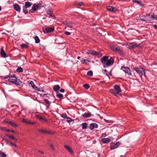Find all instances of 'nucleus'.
I'll use <instances>...</instances> for the list:
<instances>
[{
	"instance_id": "1",
	"label": "nucleus",
	"mask_w": 157,
	"mask_h": 157,
	"mask_svg": "<svg viewBox=\"0 0 157 157\" xmlns=\"http://www.w3.org/2000/svg\"><path fill=\"white\" fill-rule=\"evenodd\" d=\"M108 58V56H105L101 59V62L104 67L111 66L114 63V60L112 57H110L109 59Z\"/></svg>"
},
{
	"instance_id": "2",
	"label": "nucleus",
	"mask_w": 157,
	"mask_h": 157,
	"mask_svg": "<svg viewBox=\"0 0 157 157\" xmlns=\"http://www.w3.org/2000/svg\"><path fill=\"white\" fill-rule=\"evenodd\" d=\"M8 81L17 85H20L22 83V82L18 79L15 75L13 74H9V78Z\"/></svg>"
},
{
	"instance_id": "3",
	"label": "nucleus",
	"mask_w": 157,
	"mask_h": 157,
	"mask_svg": "<svg viewBox=\"0 0 157 157\" xmlns=\"http://www.w3.org/2000/svg\"><path fill=\"white\" fill-rule=\"evenodd\" d=\"M133 69L139 74L141 79L143 77H146L145 70L142 67H135L133 68Z\"/></svg>"
},
{
	"instance_id": "4",
	"label": "nucleus",
	"mask_w": 157,
	"mask_h": 157,
	"mask_svg": "<svg viewBox=\"0 0 157 157\" xmlns=\"http://www.w3.org/2000/svg\"><path fill=\"white\" fill-rule=\"evenodd\" d=\"M151 18L157 20V15L151 16L149 14H147L146 16H144V18H143L142 20L147 21L150 20V19Z\"/></svg>"
},
{
	"instance_id": "5",
	"label": "nucleus",
	"mask_w": 157,
	"mask_h": 157,
	"mask_svg": "<svg viewBox=\"0 0 157 157\" xmlns=\"http://www.w3.org/2000/svg\"><path fill=\"white\" fill-rule=\"evenodd\" d=\"M43 32L45 33H51L54 30V28L44 27L42 28Z\"/></svg>"
},
{
	"instance_id": "6",
	"label": "nucleus",
	"mask_w": 157,
	"mask_h": 157,
	"mask_svg": "<svg viewBox=\"0 0 157 157\" xmlns=\"http://www.w3.org/2000/svg\"><path fill=\"white\" fill-rule=\"evenodd\" d=\"M86 53L88 54H90L94 56H101L100 55V53L97 52L95 51H94L91 50H88L86 51Z\"/></svg>"
},
{
	"instance_id": "7",
	"label": "nucleus",
	"mask_w": 157,
	"mask_h": 157,
	"mask_svg": "<svg viewBox=\"0 0 157 157\" xmlns=\"http://www.w3.org/2000/svg\"><path fill=\"white\" fill-rule=\"evenodd\" d=\"M121 69L126 74L128 75H131V71L129 68L126 67L124 66L121 67Z\"/></svg>"
},
{
	"instance_id": "8",
	"label": "nucleus",
	"mask_w": 157,
	"mask_h": 157,
	"mask_svg": "<svg viewBox=\"0 0 157 157\" xmlns=\"http://www.w3.org/2000/svg\"><path fill=\"white\" fill-rule=\"evenodd\" d=\"M121 143L120 142H117L116 143H111L110 145V150H112L117 148L120 145Z\"/></svg>"
},
{
	"instance_id": "9",
	"label": "nucleus",
	"mask_w": 157,
	"mask_h": 157,
	"mask_svg": "<svg viewBox=\"0 0 157 157\" xmlns=\"http://www.w3.org/2000/svg\"><path fill=\"white\" fill-rule=\"evenodd\" d=\"M0 53L1 56L3 57L6 58L8 56L4 50L3 47V46H2L1 48Z\"/></svg>"
},
{
	"instance_id": "10",
	"label": "nucleus",
	"mask_w": 157,
	"mask_h": 157,
	"mask_svg": "<svg viewBox=\"0 0 157 157\" xmlns=\"http://www.w3.org/2000/svg\"><path fill=\"white\" fill-rule=\"evenodd\" d=\"M61 116L63 118H67V119H69V120H67V121L69 123L73 121V120L71 119V118L67 117V115L66 113H64L62 114Z\"/></svg>"
},
{
	"instance_id": "11",
	"label": "nucleus",
	"mask_w": 157,
	"mask_h": 157,
	"mask_svg": "<svg viewBox=\"0 0 157 157\" xmlns=\"http://www.w3.org/2000/svg\"><path fill=\"white\" fill-rule=\"evenodd\" d=\"M98 127V125L96 123H92L90 124L89 126L90 129L91 130H93L94 128H97Z\"/></svg>"
},
{
	"instance_id": "12",
	"label": "nucleus",
	"mask_w": 157,
	"mask_h": 157,
	"mask_svg": "<svg viewBox=\"0 0 157 157\" xmlns=\"http://www.w3.org/2000/svg\"><path fill=\"white\" fill-rule=\"evenodd\" d=\"M114 88L115 90L117 92V94H118L120 93L121 90L120 86L117 85H115L114 86Z\"/></svg>"
},
{
	"instance_id": "13",
	"label": "nucleus",
	"mask_w": 157,
	"mask_h": 157,
	"mask_svg": "<svg viewBox=\"0 0 157 157\" xmlns=\"http://www.w3.org/2000/svg\"><path fill=\"white\" fill-rule=\"evenodd\" d=\"M14 9L18 12H20L21 8L17 4H15L13 5Z\"/></svg>"
},
{
	"instance_id": "14",
	"label": "nucleus",
	"mask_w": 157,
	"mask_h": 157,
	"mask_svg": "<svg viewBox=\"0 0 157 157\" xmlns=\"http://www.w3.org/2000/svg\"><path fill=\"white\" fill-rule=\"evenodd\" d=\"M136 43H130L128 44V47L129 48H135L137 47Z\"/></svg>"
},
{
	"instance_id": "15",
	"label": "nucleus",
	"mask_w": 157,
	"mask_h": 157,
	"mask_svg": "<svg viewBox=\"0 0 157 157\" xmlns=\"http://www.w3.org/2000/svg\"><path fill=\"white\" fill-rule=\"evenodd\" d=\"M36 117L38 119H39L42 121L46 122L47 121V120L45 118L43 117L40 116L39 115H37Z\"/></svg>"
},
{
	"instance_id": "16",
	"label": "nucleus",
	"mask_w": 157,
	"mask_h": 157,
	"mask_svg": "<svg viewBox=\"0 0 157 157\" xmlns=\"http://www.w3.org/2000/svg\"><path fill=\"white\" fill-rule=\"evenodd\" d=\"M108 10L111 12H115L117 10V9L116 8L114 7L113 6H109L107 8Z\"/></svg>"
},
{
	"instance_id": "17",
	"label": "nucleus",
	"mask_w": 157,
	"mask_h": 157,
	"mask_svg": "<svg viewBox=\"0 0 157 157\" xmlns=\"http://www.w3.org/2000/svg\"><path fill=\"white\" fill-rule=\"evenodd\" d=\"M43 97H48L49 98H50L51 99H53V101H52L53 102H54V101L55 100L54 97L53 96H50V95L49 94H44L43 95Z\"/></svg>"
},
{
	"instance_id": "18",
	"label": "nucleus",
	"mask_w": 157,
	"mask_h": 157,
	"mask_svg": "<svg viewBox=\"0 0 157 157\" xmlns=\"http://www.w3.org/2000/svg\"><path fill=\"white\" fill-rule=\"evenodd\" d=\"M101 141L103 143H107L110 142L111 140L109 138H103L101 139Z\"/></svg>"
},
{
	"instance_id": "19",
	"label": "nucleus",
	"mask_w": 157,
	"mask_h": 157,
	"mask_svg": "<svg viewBox=\"0 0 157 157\" xmlns=\"http://www.w3.org/2000/svg\"><path fill=\"white\" fill-rule=\"evenodd\" d=\"M32 5V3L29 2H25V9L28 8L31 6Z\"/></svg>"
},
{
	"instance_id": "20",
	"label": "nucleus",
	"mask_w": 157,
	"mask_h": 157,
	"mask_svg": "<svg viewBox=\"0 0 157 157\" xmlns=\"http://www.w3.org/2000/svg\"><path fill=\"white\" fill-rule=\"evenodd\" d=\"M91 116V113L88 112L87 113H85L82 115V116L84 117L88 118L90 117Z\"/></svg>"
},
{
	"instance_id": "21",
	"label": "nucleus",
	"mask_w": 157,
	"mask_h": 157,
	"mask_svg": "<svg viewBox=\"0 0 157 157\" xmlns=\"http://www.w3.org/2000/svg\"><path fill=\"white\" fill-rule=\"evenodd\" d=\"M65 148L68 150V151L71 154L73 153V151L71 148L69 146L65 145Z\"/></svg>"
},
{
	"instance_id": "22",
	"label": "nucleus",
	"mask_w": 157,
	"mask_h": 157,
	"mask_svg": "<svg viewBox=\"0 0 157 157\" xmlns=\"http://www.w3.org/2000/svg\"><path fill=\"white\" fill-rule=\"evenodd\" d=\"M6 123L10 124L13 127H16L17 126L16 124L14 123L13 121H7Z\"/></svg>"
},
{
	"instance_id": "23",
	"label": "nucleus",
	"mask_w": 157,
	"mask_h": 157,
	"mask_svg": "<svg viewBox=\"0 0 157 157\" xmlns=\"http://www.w3.org/2000/svg\"><path fill=\"white\" fill-rule=\"evenodd\" d=\"M39 131L42 133H50L49 131L43 129H40Z\"/></svg>"
},
{
	"instance_id": "24",
	"label": "nucleus",
	"mask_w": 157,
	"mask_h": 157,
	"mask_svg": "<svg viewBox=\"0 0 157 157\" xmlns=\"http://www.w3.org/2000/svg\"><path fill=\"white\" fill-rule=\"evenodd\" d=\"M60 88V87L58 85L54 86L53 87V90L55 91H58Z\"/></svg>"
},
{
	"instance_id": "25",
	"label": "nucleus",
	"mask_w": 157,
	"mask_h": 157,
	"mask_svg": "<svg viewBox=\"0 0 157 157\" xmlns=\"http://www.w3.org/2000/svg\"><path fill=\"white\" fill-rule=\"evenodd\" d=\"M38 8V6L36 4H34L32 7V10L33 11H35L37 10Z\"/></svg>"
},
{
	"instance_id": "26",
	"label": "nucleus",
	"mask_w": 157,
	"mask_h": 157,
	"mask_svg": "<svg viewBox=\"0 0 157 157\" xmlns=\"http://www.w3.org/2000/svg\"><path fill=\"white\" fill-rule=\"evenodd\" d=\"M82 126V128L83 130L86 129L87 126V124L86 123H82L81 125Z\"/></svg>"
},
{
	"instance_id": "27",
	"label": "nucleus",
	"mask_w": 157,
	"mask_h": 157,
	"mask_svg": "<svg viewBox=\"0 0 157 157\" xmlns=\"http://www.w3.org/2000/svg\"><path fill=\"white\" fill-rule=\"evenodd\" d=\"M22 122L27 124H35V122H31L30 121H28L27 120L25 119H23Z\"/></svg>"
},
{
	"instance_id": "28",
	"label": "nucleus",
	"mask_w": 157,
	"mask_h": 157,
	"mask_svg": "<svg viewBox=\"0 0 157 157\" xmlns=\"http://www.w3.org/2000/svg\"><path fill=\"white\" fill-rule=\"evenodd\" d=\"M109 91L110 93L113 94L115 95H116L117 94V92L114 89H111L109 90Z\"/></svg>"
},
{
	"instance_id": "29",
	"label": "nucleus",
	"mask_w": 157,
	"mask_h": 157,
	"mask_svg": "<svg viewBox=\"0 0 157 157\" xmlns=\"http://www.w3.org/2000/svg\"><path fill=\"white\" fill-rule=\"evenodd\" d=\"M34 39L35 40V42L36 43H38L40 42V40L38 36H36L35 37Z\"/></svg>"
},
{
	"instance_id": "30",
	"label": "nucleus",
	"mask_w": 157,
	"mask_h": 157,
	"mask_svg": "<svg viewBox=\"0 0 157 157\" xmlns=\"http://www.w3.org/2000/svg\"><path fill=\"white\" fill-rule=\"evenodd\" d=\"M21 46L22 48H26L28 47V45L26 44H21Z\"/></svg>"
},
{
	"instance_id": "31",
	"label": "nucleus",
	"mask_w": 157,
	"mask_h": 157,
	"mask_svg": "<svg viewBox=\"0 0 157 157\" xmlns=\"http://www.w3.org/2000/svg\"><path fill=\"white\" fill-rule=\"evenodd\" d=\"M44 101L48 105V107H49L51 104V102L46 99H44Z\"/></svg>"
},
{
	"instance_id": "32",
	"label": "nucleus",
	"mask_w": 157,
	"mask_h": 157,
	"mask_svg": "<svg viewBox=\"0 0 157 157\" xmlns=\"http://www.w3.org/2000/svg\"><path fill=\"white\" fill-rule=\"evenodd\" d=\"M17 71L19 72H22L23 71V69L21 67H19L17 68Z\"/></svg>"
},
{
	"instance_id": "33",
	"label": "nucleus",
	"mask_w": 157,
	"mask_h": 157,
	"mask_svg": "<svg viewBox=\"0 0 157 157\" xmlns=\"http://www.w3.org/2000/svg\"><path fill=\"white\" fill-rule=\"evenodd\" d=\"M32 86L33 89H34L35 90L37 91H39L40 90L39 88L36 86L34 84L33 86Z\"/></svg>"
},
{
	"instance_id": "34",
	"label": "nucleus",
	"mask_w": 157,
	"mask_h": 157,
	"mask_svg": "<svg viewBox=\"0 0 157 157\" xmlns=\"http://www.w3.org/2000/svg\"><path fill=\"white\" fill-rule=\"evenodd\" d=\"M6 155L0 151V157H6Z\"/></svg>"
},
{
	"instance_id": "35",
	"label": "nucleus",
	"mask_w": 157,
	"mask_h": 157,
	"mask_svg": "<svg viewBox=\"0 0 157 157\" xmlns=\"http://www.w3.org/2000/svg\"><path fill=\"white\" fill-rule=\"evenodd\" d=\"M93 75V72L91 71H89L87 73V75L88 76H92Z\"/></svg>"
},
{
	"instance_id": "36",
	"label": "nucleus",
	"mask_w": 157,
	"mask_h": 157,
	"mask_svg": "<svg viewBox=\"0 0 157 157\" xmlns=\"http://www.w3.org/2000/svg\"><path fill=\"white\" fill-rule=\"evenodd\" d=\"M1 129L4 131H6L7 132H10V130L9 129H7L6 127H2L1 128Z\"/></svg>"
},
{
	"instance_id": "37",
	"label": "nucleus",
	"mask_w": 157,
	"mask_h": 157,
	"mask_svg": "<svg viewBox=\"0 0 157 157\" xmlns=\"http://www.w3.org/2000/svg\"><path fill=\"white\" fill-rule=\"evenodd\" d=\"M56 96L59 98H62L63 97V95L62 94L59 93L57 94Z\"/></svg>"
},
{
	"instance_id": "38",
	"label": "nucleus",
	"mask_w": 157,
	"mask_h": 157,
	"mask_svg": "<svg viewBox=\"0 0 157 157\" xmlns=\"http://www.w3.org/2000/svg\"><path fill=\"white\" fill-rule=\"evenodd\" d=\"M83 87L86 89H87L90 88V86L88 84H85L83 85Z\"/></svg>"
},
{
	"instance_id": "39",
	"label": "nucleus",
	"mask_w": 157,
	"mask_h": 157,
	"mask_svg": "<svg viewBox=\"0 0 157 157\" xmlns=\"http://www.w3.org/2000/svg\"><path fill=\"white\" fill-rule=\"evenodd\" d=\"M9 137L10 138H11L12 139H13V140H14L15 141H17V139H16L14 136H13L9 135Z\"/></svg>"
},
{
	"instance_id": "40",
	"label": "nucleus",
	"mask_w": 157,
	"mask_h": 157,
	"mask_svg": "<svg viewBox=\"0 0 157 157\" xmlns=\"http://www.w3.org/2000/svg\"><path fill=\"white\" fill-rule=\"evenodd\" d=\"M133 2L136 3L137 4L140 5H141V3L140 1H137V0H133Z\"/></svg>"
},
{
	"instance_id": "41",
	"label": "nucleus",
	"mask_w": 157,
	"mask_h": 157,
	"mask_svg": "<svg viewBox=\"0 0 157 157\" xmlns=\"http://www.w3.org/2000/svg\"><path fill=\"white\" fill-rule=\"evenodd\" d=\"M8 144L9 145H10V146H14L15 147L17 146V145H16L14 144L12 142L10 141V142H9V144Z\"/></svg>"
},
{
	"instance_id": "42",
	"label": "nucleus",
	"mask_w": 157,
	"mask_h": 157,
	"mask_svg": "<svg viewBox=\"0 0 157 157\" xmlns=\"http://www.w3.org/2000/svg\"><path fill=\"white\" fill-rule=\"evenodd\" d=\"M67 25L70 27L72 28L73 27L72 24L69 22H68Z\"/></svg>"
},
{
	"instance_id": "43",
	"label": "nucleus",
	"mask_w": 157,
	"mask_h": 157,
	"mask_svg": "<svg viewBox=\"0 0 157 157\" xmlns=\"http://www.w3.org/2000/svg\"><path fill=\"white\" fill-rule=\"evenodd\" d=\"M28 82L29 84H30L31 86H33L34 84L33 82L32 81H29Z\"/></svg>"
},
{
	"instance_id": "44",
	"label": "nucleus",
	"mask_w": 157,
	"mask_h": 157,
	"mask_svg": "<svg viewBox=\"0 0 157 157\" xmlns=\"http://www.w3.org/2000/svg\"><path fill=\"white\" fill-rule=\"evenodd\" d=\"M118 53H119L122 56H124V54L123 53V52L121 50H120V51L118 52Z\"/></svg>"
},
{
	"instance_id": "45",
	"label": "nucleus",
	"mask_w": 157,
	"mask_h": 157,
	"mask_svg": "<svg viewBox=\"0 0 157 157\" xmlns=\"http://www.w3.org/2000/svg\"><path fill=\"white\" fill-rule=\"evenodd\" d=\"M120 49L118 48H115V49H114L115 51V52H117V53L118 52H119L120 51Z\"/></svg>"
},
{
	"instance_id": "46",
	"label": "nucleus",
	"mask_w": 157,
	"mask_h": 157,
	"mask_svg": "<svg viewBox=\"0 0 157 157\" xmlns=\"http://www.w3.org/2000/svg\"><path fill=\"white\" fill-rule=\"evenodd\" d=\"M64 34L67 35H70L71 34V33L68 31H65Z\"/></svg>"
},
{
	"instance_id": "47",
	"label": "nucleus",
	"mask_w": 157,
	"mask_h": 157,
	"mask_svg": "<svg viewBox=\"0 0 157 157\" xmlns=\"http://www.w3.org/2000/svg\"><path fill=\"white\" fill-rule=\"evenodd\" d=\"M23 12L25 14H26L28 13V11L26 9H25L24 8L23 9Z\"/></svg>"
},
{
	"instance_id": "48",
	"label": "nucleus",
	"mask_w": 157,
	"mask_h": 157,
	"mask_svg": "<svg viewBox=\"0 0 157 157\" xmlns=\"http://www.w3.org/2000/svg\"><path fill=\"white\" fill-rule=\"evenodd\" d=\"M68 22L66 21H64L63 22V23L64 25H67Z\"/></svg>"
},
{
	"instance_id": "49",
	"label": "nucleus",
	"mask_w": 157,
	"mask_h": 157,
	"mask_svg": "<svg viewBox=\"0 0 157 157\" xmlns=\"http://www.w3.org/2000/svg\"><path fill=\"white\" fill-rule=\"evenodd\" d=\"M47 13L48 15L51 14V13H52V12L50 10H48L47 12Z\"/></svg>"
},
{
	"instance_id": "50",
	"label": "nucleus",
	"mask_w": 157,
	"mask_h": 157,
	"mask_svg": "<svg viewBox=\"0 0 157 157\" xmlns=\"http://www.w3.org/2000/svg\"><path fill=\"white\" fill-rule=\"evenodd\" d=\"M106 134L105 133H104L102 134L101 136V137H105L106 136Z\"/></svg>"
},
{
	"instance_id": "51",
	"label": "nucleus",
	"mask_w": 157,
	"mask_h": 157,
	"mask_svg": "<svg viewBox=\"0 0 157 157\" xmlns=\"http://www.w3.org/2000/svg\"><path fill=\"white\" fill-rule=\"evenodd\" d=\"M86 60L85 59H83L81 61V62L82 63H86Z\"/></svg>"
},
{
	"instance_id": "52",
	"label": "nucleus",
	"mask_w": 157,
	"mask_h": 157,
	"mask_svg": "<svg viewBox=\"0 0 157 157\" xmlns=\"http://www.w3.org/2000/svg\"><path fill=\"white\" fill-rule=\"evenodd\" d=\"M50 147H51V148L52 149H54V147H53V145L52 144H51L50 145Z\"/></svg>"
},
{
	"instance_id": "53",
	"label": "nucleus",
	"mask_w": 157,
	"mask_h": 157,
	"mask_svg": "<svg viewBox=\"0 0 157 157\" xmlns=\"http://www.w3.org/2000/svg\"><path fill=\"white\" fill-rule=\"evenodd\" d=\"M60 91L61 93H63L64 91V89H61L60 90Z\"/></svg>"
},
{
	"instance_id": "54",
	"label": "nucleus",
	"mask_w": 157,
	"mask_h": 157,
	"mask_svg": "<svg viewBox=\"0 0 157 157\" xmlns=\"http://www.w3.org/2000/svg\"><path fill=\"white\" fill-rule=\"evenodd\" d=\"M153 26L155 29H157V25H153Z\"/></svg>"
},
{
	"instance_id": "55",
	"label": "nucleus",
	"mask_w": 157,
	"mask_h": 157,
	"mask_svg": "<svg viewBox=\"0 0 157 157\" xmlns=\"http://www.w3.org/2000/svg\"><path fill=\"white\" fill-rule=\"evenodd\" d=\"M102 72L103 73H106L107 71L106 70H103Z\"/></svg>"
},
{
	"instance_id": "56",
	"label": "nucleus",
	"mask_w": 157,
	"mask_h": 157,
	"mask_svg": "<svg viewBox=\"0 0 157 157\" xmlns=\"http://www.w3.org/2000/svg\"><path fill=\"white\" fill-rule=\"evenodd\" d=\"M9 78V75H7L6 76H5L4 77V78L6 79V78Z\"/></svg>"
},
{
	"instance_id": "57",
	"label": "nucleus",
	"mask_w": 157,
	"mask_h": 157,
	"mask_svg": "<svg viewBox=\"0 0 157 157\" xmlns=\"http://www.w3.org/2000/svg\"><path fill=\"white\" fill-rule=\"evenodd\" d=\"M115 48L114 47L112 46V47H111V49L113 50L114 51H115V50H114V49H115Z\"/></svg>"
},
{
	"instance_id": "58",
	"label": "nucleus",
	"mask_w": 157,
	"mask_h": 157,
	"mask_svg": "<svg viewBox=\"0 0 157 157\" xmlns=\"http://www.w3.org/2000/svg\"><path fill=\"white\" fill-rule=\"evenodd\" d=\"M5 140V141L7 142V144H9V142H10V141H9L7 139H5L4 140Z\"/></svg>"
},
{
	"instance_id": "59",
	"label": "nucleus",
	"mask_w": 157,
	"mask_h": 157,
	"mask_svg": "<svg viewBox=\"0 0 157 157\" xmlns=\"http://www.w3.org/2000/svg\"><path fill=\"white\" fill-rule=\"evenodd\" d=\"M157 65V63H152L151 64V66H152L153 65Z\"/></svg>"
},
{
	"instance_id": "60",
	"label": "nucleus",
	"mask_w": 157,
	"mask_h": 157,
	"mask_svg": "<svg viewBox=\"0 0 157 157\" xmlns=\"http://www.w3.org/2000/svg\"><path fill=\"white\" fill-rule=\"evenodd\" d=\"M82 4H83V3H82V2H80L78 3V5L79 6H81V5H82Z\"/></svg>"
},
{
	"instance_id": "61",
	"label": "nucleus",
	"mask_w": 157,
	"mask_h": 157,
	"mask_svg": "<svg viewBox=\"0 0 157 157\" xmlns=\"http://www.w3.org/2000/svg\"><path fill=\"white\" fill-rule=\"evenodd\" d=\"M39 152H40V153L41 154H44V152H43V151H39Z\"/></svg>"
},
{
	"instance_id": "62",
	"label": "nucleus",
	"mask_w": 157,
	"mask_h": 157,
	"mask_svg": "<svg viewBox=\"0 0 157 157\" xmlns=\"http://www.w3.org/2000/svg\"><path fill=\"white\" fill-rule=\"evenodd\" d=\"M50 17H54V16L53 15V13H51V14H50Z\"/></svg>"
},
{
	"instance_id": "63",
	"label": "nucleus",
	"mask_w": 157,
	"mask_h": 157,
	"mask_svg": "<svg viewBox=\"0 0 157 157\" xmlns=\"http://www.w3.org/2000/svg\"><path fill=\"white\" fill-rule=\"evenodd\" d=\"M10 132H11L13 133H15V132L13 130H10Z\"/></svg>"
},
{
	"instance_id": "64",
	"label": "nucleus",
	"mask_w": 157,
	"mask_h": 157,
	"mask_svg": "<svg viewBox=\"0 0 157 157\" xmlns=\"http://www.w3.org/2000/svg\"><path fill=\"white\" fill-rule=\"evenodd\" d=\"M104 120L107 123H108V122H109L108 121V120H105V119H104Z\"/></svg>"
}]
</instances>
